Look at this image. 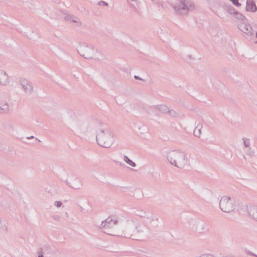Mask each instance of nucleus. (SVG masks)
I'll return each mask as SVG.
<instances>
[{
  "label": "nucleus",
  "mask_w": 257,
  "mask_h": 257,
  "mask_svg": "<svg viewBox=\"0 0 257 257\" xmlns=\"http://www.w3.org/2000/svg\"><path fill=\"white\" fill-rule=\"evenodd\" d=\"M220 207L221 210L224 212L229 211L232 208L230 201L225 198L221 199L220 202Z\"/></svg>",
  "instance_id": "obj_1"
},
{
  "label": "nucleus",
  "mask_w": 257,
  "mask_h": 257,
  "mask_svg": "<svg viewBox=\"0 0 257 257\" xmlns=\"http://www.w3.org/2000/svg\"><path fill=\"white\" fill-rule=\"evenodd\" d=\"M246 9L247 11L254 12L256 10V7L253 0H247Z\"/></svg>",
  "instance_id": "obj_2"
},
{
  "label": "nucleus",
  "mask_w": 257,
  "mask_h": 257,
  "mask_svg": "<svg viewBox=\"0 0 257 257\" xmlns=\"http://www.w3.org/2000/svg\"><path fill=\"white\" fill-rule=\"evenodd\" d=\"M97 142L99 145L103 147H108L110 146V143L106 141V139L102 136H99L97 138Z\"/></svg>",
  "instance_id": "obj_3"
},
{
  "label": "nucleus",
  "mask_w": 257,
  "mask_h": 257,
  "mask_svg": "<svg viewBox=\"0 0 257 257\" xmlns=\"http://www.w3.org/2000/svg\"><path fill=\"white\" fill-rule=\"evenodd\" d=\"M240 29L244 33H247L250 31L251 28L249 26L245 24H242L240 26Z\"/></svg>",
  "instance_id": "obj_4"
},
{
  "label": "nucleus",
  "mask_w": 257,
  "mask_h": 257,
  "mask_svg": "<svg viewBox=\"0 0 257 257\" xmlns=\"http://www.w3.org/2000/svg\"><path fill=\"white\" fill-rule=\"evenodd\" d=\"M7 79V76L5 74L0 73V83L4 82Z\"/></svg>",
  "instance_id": "obj_5"
},
{
  "label": "nucleus",
  "mask_w": 257,
  "mask_h": 257,
  "mask_svg": "<svg viewBox=\"0 0 257 257\" xmlns=\"http://www.w3.org/2000/svg\"><path fill=\"white\" fill-rule=\"evenodd\" d=\"M125 161L130 164L131 166L134 167L135 166V164L133 162H132L131 160H130L127 157H125Z\"/></svg>",
  "instance_id": "obj_6"
},
{
  "label": "nucleus",
  "mask_w": 257,
  "mask_h": 257,
  "mask_svg": "<svg viewBox=\"0 0 257 257\" xmlns=\"http://www.w3.org/2000/svg\"><path fill=\"white\" fill-rule=\"evenodd\" d=\"M125 161L130 164L131 166L134 167L135 166V164L133 162H132L131 160H130L127 157H125Z\"/></svg>",
  "instance_id": "obj_7"
},
{
  "label": "nucleus",
  "mask_w": 257,
  "mask_h": 257,
  "mask_svg": "<svg viewBox=\"0 0 257 257\" xmlns=\"http://www.w3.org/2000/svg\"><path fill=\"white\" fill-rule=\"evenodd\" d=\"M234 5L237 6V7H240V4L238 2V0H230Z\"/></svg>",
  "instance_id": "obj_8"
},
{
  "label": "nucleus",
  "mask_w": 257,
  "mask_h": 257,
  "mask_svg": "<svg viewBox=\"0 0 257 257\" xmlns=\"http://www.w3.org/2000/svg\"><path fill=\"white\" fill-rule=\"evenodd\" d=\"M55 205L57 207H60L61 205V203L59 201H56L55 203Z\"/></svg>",
  "instance_id": "obj_9"
},
{
  "label": "nucleus",
  "mask_w": 257,
  "mask_h": 257,
  "mask_svg": "<svg viewBox=\"0 0 257 257\" xmlns=\"http://www.w3.org/2000/svg\"><path fill=\"white\" fill-rule=\"evenodd\" d=\"M102 3H103V4H104V5H107V4H105L104 2H102Z\"/></svg>",
  "instance_id": "obj_10"
},
{
  "label": "nucleus",
  "mask_w": 257,
  "mask_h": 257,
  "mask_svg": "<svg viewBox=\"0 0 257 257\" xmlns=\"http://www.w3.org/2000/svg\"><path fill=\"white\" fill-rule=\"evenodd\" d=\"M39 257H43L42 255H39Z\"/></svg>",
  "instance_id": "obj_11"
}]
</instances>
